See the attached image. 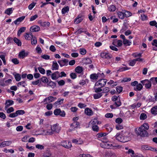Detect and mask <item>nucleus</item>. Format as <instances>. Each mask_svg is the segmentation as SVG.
Here are the masks:
<instances>
[{
	"label": "nucleus",
	"instance_id": "1",
	"mask_svg": "<svg viewBox=\"0 0 157 157\" xmlns=\"http://www.w3.org/2000/svg\"><path fill=\"white\" fill-rule=\"evenodd\" d=\"M132 135V133L129 132H126L122 134L117 133L113 138L121 142L125 143L130 140Z\"/></svg>",
	"mask_w": 157,
	"mask_h": 157
},
{
	"label": "nucleus",
	"instance_id": "2",
	"mask_svg": "<svg viewBox=\"0 0 157 157\" xmlns=\"http://www.w3.org/2000/svg\"><path fill=\"white\" fill-rule=\"evenodd\" d=\"M149 128V126L147 123H145L139 127L137 131L138 135L142 137L147 136L148 133L147 130Z\"/></svg>",
	"mask_w": 157,
	"mask_h": 157
},
{
	"label": "nucleus",
	"instance_id": "3",
	"mask_svg": "<svg viewBox=\"0 0 157 157\" xmlns=\"http://www.w3.org/2000/svg\"><path fill=\"white\" fill-rule=\"evenodd\" d=\"M107 82V80L106 79H100L96 83L95 85L102 87L105 85Z\"/></svg>",
	"mask_w": 157,
	"mask_h": 157
},
{
	"label": "nucleus",
	"instance_id": "4",
	"mask_svg": "<svg viewBox=\"0 0 157 157\" xmlns=\"http://www.w3.org/2000/svg\"><path fill=\"white\" fill-rule=\"evenodd\" d=\"M54 113L55 115H59L60 116L64 117L65 116L66 113L64 111H61L59 109H56L54 111Z\"/></svg>",
	"mask_w": 157,
	"mask_h": 157
},
{
	"label": "nucleus",
	"instance_id": "5",
	"mask_svg": "<svg viewBox=\"0 0 157 157\" xmlns=\"http://www.w3.org/2000/svg\"><path fill=\"white\" fill-rule=\"evenodd\" d=\"M56 99V98L52 96H49L44 99L43 102L44 104H47L48 103L52 102Z\"/></svg>",
	"mask_w": 157,
	"mask_h": 157
},
{
	"label": "nucleus",
	"instance_id": "6",
	"mask_svg": "<svg viewBox=\"0 0 157 157\" xmlns=\"http://www.w3.org/2000/svg\"><path fill=\"white\" fill-rule=\"evenodd\" d=\"M141 82L143 85H145V86L147 88H150L151 86V82L147 79L142 80L141 81Z\"/></svg>",
	"mask_w": 157,
	"mask_h": 157
},
{
	"label": "nucleus",
	"instance_id": "7",
	"mask_svg": "<svg viewBox=\"0 0 157 157\" xmlns=\"http://www.w3.org/2000/svg\"><path fill=\"white\" fill-rule=\"evenodd\" d=\"M101 74L99 73L97 74L94 73L90 75V78L92 80H96L98 78L101 77Z\"/></svg>",
	"mask_w": 157,
	"mask_h": 157
},
{
	"label": "nucleus",
	"instance_id": "8",
	"mask_svg": "<svg viewBox=\"0 0 157 157\" xmlns=\"http://www.w3.org/2000/svg\"><path fill=\"white\" fill-rule=\"evenodd\" d=\"M101 57L105 59H109L112 57V55L109 53H102L101 54Z\"/></svg>",
	"mask_w": 157,
	"mask_h": 157
},
{
	"label": "nucleus",
	"instance_id": "9",
	"mask_svg": "<svg viewBox=\"0 0 157 157\" xmlns=\"http://www.w3.org/2000/svg\"><path fill=\"white\" fill-rule=\"evenodd\" d=\"M58 62L60 65V66L62 67L64 66L67 65L68 60L67 59H64L58 60Z\"/></svg>",
	"mask_w": 157,
	"mask_h": 157
},
{
	"label": "nucleus",
	"instance_id": "10",
	"mask_svg": "<svg viewBox=\"0 0 157 157\" xmlns=\"http://www.w3.org/2000/svg\"><path fill=\"white\" fill-rule=\"evenodd\" d=\"M51 129L53 133L54 132L59 133L60 129V128L58 127L56 124H54L51 127Z\"/></svg>",
	"mask_w": 157,
	"mask_h": 157
},
{
	"label": "nucleus",
	"instance_id": "11",
	"mask_svg": "<svg viewBox=\"0 0 157 157\" xmlns=\"http://www.w3.org/2000/svg\"><path fill=\"white\" fill-rule=\"evenodd\" d=\"M28 55L27 52H25V50H22L20 52L18 55V56L19 58L23 59L25 57L27 56Z\"/></svg>",
	"mask_w": 157,
	"mask_h": 157
},
{
	"label": "nucleus",
	"instance_id": "12",
	"mask_svg": "<svg viewBox=\"0 0 157 157\" xmlns=\"http://www.w3.org/2000/svg\"><path fill=\"white\" fill-rule=\"evenodd\" d=\"M59 72L58 71H56L52 74L51 78L53 80H56L59 77Z\"/></svg>",
	"mask_w": 157,
	"mask_h": 157
},
{
	"label": "nucleus",
	"instance_id": "13",
	"mask_svg": "<svg viewBox=\"0 0 157 157\" xmlns=\"http://www.w3.org/2000/svg\"><path fill=\"white\" fill-rule=\"evenodd\" d=\"M40 30V27L37 25L32 26L30 28V31L32 32H38Z\"/></svg>",
	"mask_w": 157,
	"mask_h": 157
},
{
	"label": "nucleus",
	"instance_id": "14",
	"mask_svg": "<svg viewBox=\"0 0 157 157\" xmlns=\"http://www.w3.org/2000/svg\"><path fill=\"white\" fill-rule=\"evenodd\" d=\"M11 143V141H3L0 144V147H2L6 146H9L10 145Z\"/></svg>",
	"mask_w": 157,
	"mask_h": 157
},
{
	"label": "nucleus",
	"instance_id": "15",
	"mask_svg": "<svg viewBox=\"0 0 157 157\" xmlns=\"http://www.w3.org/2000/svg\"><path fill=\"white\" fill-rule=\"evenodd\" d=\"M59 65L56 61H53L52 62V69L53 70H58L59 69Z\"/></svg>",
	"mask_w": 157,
	"mask_h": 157
},
{
	"label": "nucleus",
	"instance_id": "16",
	"mask_svg": "<svg viewBox=\"0 0 157 157\" xmlns=\"http://www.w3.org/2000/svg\"><path fill=\"white\" fill-rule=\"evenodd\" d=\"M116 41L117 40H115L114 41H113L112 43V44L115 46H116L117 47H119L121 46L122 45V41L121 40H118L117 41V45H116Z\"/></svg>",
	"mask_w": 157,
	"mask_h": 157
},
{
	"label": "nucleus",
	"instance_id": "17",
	"mask_svg": "<svg viewBox=\"0 0 157 157\" xmlns=\"http://www.w3.org/2000/svg\"><path fill=\"white\" fill-rule=\"evenodd\" d=\"M33 36V35L31 33H25V35L24 36L25 39L26 40H30Z\"/></svg>",
	"mask_w": 157,
	"mask_h": 157
},
{
	"label": "nucleus",
	"instance_id": "18",
	"mask_svg": "<svg viewBox=\"0 0 157 157\" xmlns=\"http://www.w3.org/2000/svg\"><path fill=\"white\" fill-rule=\"evenodd\" d=\"M143 87L141 83H139L134 87V89L136 91H139L142 89Z\"/></svg>",
	"mask_w": 157,
	"mask_h": 157
},
{
	"label": "nucleus",
	"instance_id": "19",
	"mask_svg": "<svg viewBox=\"0 0 157 157\" xmlns=\"http://www.w3.org/2000/svg\"><path fill=\"white\" fill-rule=\"evenodd\" d=\"M128 154H131L130 155L131 157H137L138 156L135 155L134 151L132 149H129L128 151L126 152Z\"/></svg>",
	"mask_w": 157,
	"mask_h": 157
},
{
	"label": "nucleus",
	"instance_id": "20",
	"mask_svg": "<svg viewBox=\"0 0 157 157\" xmlns=\"http://www.w3.org/2000/svg\"><path fill=\"white\" fill-rule=\"evenodd\" d=\"M85 113L88 116H91L93 114V112L91 110L88 108H86L85 110Z\"/></svg>",
	"mask_w": 157,
	"mask_h": 157
},
{
	"label": "nucleus",
	"instance_id": "21",
	"mask_svg": "<svg viewBox=\"0 0 157 157\" xmlns=\"http://www.w3.org/2000/svg\"><path fill=\"white\" fill-rule=\"evenodd\" d=\"M102 95V93L101 92L94 94L93 97L94 99H96L100 98Z\"/></svg>",
	"mask_w": 157,
	"mask_h": 157
},
{
	"label": "nucleus",
	"instance_id": "22",
	"mask_svg": "<svg viewBox=\"0 0 157 157\" xmlns=\"http://www.w3.org/2000/svg\"><path fill=\"white\" fill-rule=\"evenodd\" d=\"M83 19V18L82 17H79L78 16L77 18L75 19L74 22L75 23L77 24H78L81 21H82Z\"/></svg>",
	"mask_w": 157,
	"mask_h": 157
},
{
	"label": "nucleus",
	"instance_id": "23",
	"mask_svg": "<svg viewBox=\"0 0 157 157\" xmlns=\"http://www.w3.org/2000/svg\"><path fill=\"white\" fill-rule=\"evenodd\" d=\"M117 14L118 15V17L121 19H124L125 16L124 13L121 12L119 11L117 13Z\"/></svg>",
	"mask_w": 157,
	"mask_h": 157
},
{
	"label": "nucleus",
	"instance_id": "24",
	"mask_svg": "<svg viewBox=\"0 0 157 157\" xmlns=\"http://www.w3.org/2000/svg\"><path fill=\"white\" fill-rule=\"evenodd\" d=\"M79 122L77 121H75L71 125V127L74 129V128L78 127V126H79Z\"/></svg>",
	"mask_w": 157,
	"mask_h": 157
},
{
	"label": "nucleus",
	"instance_id": "25",
	"mask_svg": "<svg viewBox=\"0 0 157 157\" xmlns=\"http://www.w3.org/2000/svg\"><path fill=\"white\" fill-rule=\"evenodd\" d=\"M14 103V101L11 100H7L6 101L5 105L7 106H9L13 105Z\"/></svg>",
	"mask_w": 157,
	"mask_h": 157
},
{
	"label": "nucleus",
	"instance_id": "26",
	"mask_svg": "<svg viewBox=\"0 0 157 157\" xmlns=\"http://www.w3.org/2000/svg\"><path fill=\"white\" fill-rule=\"evenodd\" d=\"M13 40L15 43L19 46H21V41L18 39L16 37H14L13 39Z\"/></svg>",
	"mask_w": 157,
	"mask_h": 157
},
{
	"label": "nucleus",
	"instance_id": "27",
	"mask_svg": "<svg viewBox=\"0 0 157 157\" xmlns=\"http://www.w3.org/2000/svg\"><path fill=\"white\" fill-rule=\"evenodd\" d=\"M91 122H92L91 124L92 125H97L101 123L100 122L98 121L97 118H94L92 120Z\"/></svg>",
	"mask_w": 157,
	"mask_h": 157
},
{
	"label": "nucleus",
	"instance_id": "28",
	"mask_svg": "<svg viewBox=\"0 0 157 157\" xmlns=\"http://www.w3.org/2000/svg\"><path fill=\"white\" fill-rule=\"evenodd\" d=\"M151 113L154 115L157 114V105L152 108L151 110Z\"/></svg>",
	"mask_w": 157,
	"mask_h": 157
},
{
	"label": "nucleus",
	"instance_id": "29",
	"mask_svg": "<svg viewBox=\"0 0 157 157\" xmlns=\"http://www.w3.org/2000/svg\"><path fill=\"white\" fill-rule=\"evenodd\" d=\"M75 71L77 73H81L83 71L82 68L79 66H77L75 69Z\"/></svg>",
	"mask_w": 157,
	"mask_h": 157
},
{
	"label": "nucleus",
	"instance_id": "30",
	"mask_svg": "<svg viewBox=\"0 0 157 157\" xmlns=\"http://www.w3.org/2000/svg\"><path fill=\"white\" fill-rule=\"evenodd\" d=\"M121 105V101L120 99L117 101H114L113 105H115L116 107H118L120 106Z\"/></svg>",
	"mask_w": 157,
	"mask_h": 157
},
{
	"label": "nucleus",
	"instance_id": "31",
	"mask_svg": "<svg viewBox=\"0 0 157 157\" xmlns=\"http://www.w3.org/2000/svg\"><path fill=\"white\" fill-rule=\"evenodd\" d=\"M69 11L68 6H67L63 8L62 10V13L63 14H64L68 12Z\"/></svg>",
	"mask_w": 157,
	"mask_h": 157
},
{
	"label": "nucleus",
	"instance_id": "32",
	"mask_svg": "<svg viewBox=\"0 0 157 157\" xmlns=\"http://www.w3.org/2000/svg\"><path fill=\"white\" fill-rule=\"evenodd\" d=\"M63 100L64 99L63 98L61 99H58V101L54 103V105L56 106L58 105H60L63 103Z\"/></svg>",
	"mask_w": 157,
	"mask_h": 157
},
{
	"label": "nucleus",
	"instance_id": "33",
	"mask_svg": "<svg viewBox=\"0 0 157 157\" xmlns=\"http://www.w3.org/2000/svg\"><path fill=\"white\" fill-rule=\"evenodd\" d=\"M13 13L12 8H9L7 9L5 11V13L8 15H10Z\"/></svg>",
	"mask_w": 157,
	"mask_h": 157
},
{
	"label": "nucleus",
	"instance_id": "34",
	"mask_svg": "<svg viewBox=\"0 0 157 157\" xmlns=\"http://www.w3.org/2000/svg\"><path fill=\"white\" fill-rule=\"evenodd\" d=\"M17 116L19 115H22L25 113V112L24 110H19L16 111Z\"/></svg>",
	"mask_w": 157,
	"mask_h": 157
},
{
	"label": "nucleus",
	"instance_id": "35",
	"mask_svg": "<svg viewBox=\"0 0 157 157\" xmlns=\"http://www.w3.org/2000/svg\"><path fill=\"white\" fill-rule=\"evenodd\" d=\"M123 43L124 44L127 45H130L131 44V42L126 39H124L123 40Z\"/></svg>",
	"mask_w": 157,
	"mask_h": 157
},
{
	"label": "nucleus",
	"instance_id": "36",
	"mask_svg": "<svg viewBox=\"0 0 157 157\" xmlns=\"http://www.w3.org/2000/svg\"><path fill=\"white\" fill-rule=\"evenodd\" d=\"M151 147L147 145H144L141 147V149L143 150H150Z\"/></svg>",
	"mask_w": 157,
	"mask_h": 157
},
{
	"label": "nucleus",
	"instance_id": "37",
	"mask_svg": "<svg viewBox=\"0 0 157 157\" xmlns=\"http://www.w3.org/2000/svg\"><path fill=\"white\" fill-rule=\"evenodd\" d=\"M14 75V77L16 80L18 81L21 80V77L20 75L18 74H13Z\"/></svg>",
	"mask_w": 157,
	"mask_h": 157
},
{
	"label": "nucleus",
	"instance_id": "38",
	"mask_svg": "<svg viewBox=\"0 0 157 157\" xmlns=\"http://www.w3.org/2000/svg\"><path fill=\"white\" fill-rule=\"evenodd\" d=\"M116 7L114 5H111L108 8V10L111 12H113L116 10Z\"/></svg>",
	"mask_w": 157,
	"mask_h": 157
},
{
	"label": "nucleus",
	"instance_id": "39",
	"mask_svg": "<svg viewBox=\"0 0 157 157\" xmlns=\"http://www.w3.org/2000/svg\"><path fill=\"white\" fill-rule=\"evenodd\" d=\"M27 84H26L25 81H22L19 82L17 84V86L19 87L20 86H21L23 87H25V86Z\"/></svg>",
	"mask_w": 157,
	"mask_h": 157
},
{
	"label": "nucleus",
	"instance_id": "40",
	"mask_svg": "<svg viewBox=\"0 0 157 157\" xmlns=\"http://www.w3.org/2000/svg\"><path fill=\"white\" fill-rule=\"evenodd\" d=\"M31 43L32 44H36L37 43V40L35 37L33 36L32 37Z\"/></svg>",
	"mask_w": 157,
	"mask_h": 157
},
{
	"label": "nucleus",
	"instance_id": "41",
	"mask_svg": "<svg viewBox=\"0 0 157 157\" xmlns=\"http://www.w3.org/2000/svg\"><path fill=\"white\" fill-rule=\"evenodd\" d=\"M38 69L40 73L42 74H44L45 73V70L41 67H39L38 68Z\"/></svg>",
	"mask_w": 157,
	"mask_h": 157
},
{
	"label": "nucleus",
	"instance_id": "42",
	"mask_svg": "<svg viewBox=\"0 0 157 157\" xmlns=\"http://www.w3.org/2000/svg\"><path fill=\"white\" fill-rule=\"evenodd\" d=\"M149 24L151 26H155L157 28V22L155 21H151Z\"/></svg>",
	"mask_w": 157,
	"mask_h": 157
},
{
	"label": "nucleus",
	"instance_id": "43",
	"mask_svg": "<svg viewBox=\"0 0 157 157\" xmlns=\"http://www.w3.org/2000/svg\"><path fill=\"white\" fill-rule=\"evenodd\" d=\"M92 128L94 131L98 132L99 131V128L97 125H93Z\"/></svg>",
	"mask_w": 157,
	"mask_h": 157
},
{
	"label": "nucleus",
	"instance_id": "44",
	"mask_svg": "<svg viewBox=\"0 0 157 157\" xmlns=\"http://www.w3.org/2000/svg\"><path fill=\"white\" fill-rule=\"evenodd\" d=\"M147 118L146 115L144 113H141L140 116V119L141 120H144Z\"/></svg>",
	"mask_w": 157,
	"mask_h": 157
},
{
	"label": "nucleus",
	"instance_id": "45",
	"mask_svg": "<svg viewBox=\"0 0 157 157\" xmlns=\"http://www.w3.org/2000/svg\"><path fill=\"white\" fill-rule=\"evenodd\" d=\"M122 87L120 86H117L116 87V89L117 92L120 93L122 91Z\"/></svg>",
	"mask_w": 157,
	"mask_h": 157
},
{
	"label": "nucleus",
	"instance_id": "46",
	"mask_svg": "<svg viewBox=\"0 0 157 157\" xmlns=\"http://www.w3.org/2000/svg\"><path fill=\"white\" fill-rule=\"evenodd\" d=\"M42 81L44 83H48V79L46 77H43L41 78Z\"/></svg>",
	"mask_w": 157,
	"mask_h": 157
},
{
	"label": "nucleus",
	"instance_id": "47",
	"mask_svg": "<svg viewBox=\"0 0 157 157\" xmlns=\"http://www.w3.org/2000/svg\"><path fill=\"white\" fill-rule=\"evenodd\" d=\"M106 135V133H99L97 135V137L98 138H100L103 136H105Z\"/></svg>",
	"mask_w": 157,
	"mask_h": 157
},
{
	"label": "nucleus",
	"instance_id": "48",
	"mask_svg": "<svg viewBox=\"0 0 157 157\" xmlns=\"http://www.w3.org/2000/svg\"><path fill=\"white\" fill-rule=\"evenodd\" d=\"M79 52L81 55H84L86 53V50L83 48H80L79 49Z\"/></svg>",
	"mask_w": 157,
	"mask_h": 157
},
{
	"label": "nucleus",
	"instance_id": "49",
	"mask_svg": "<svg viewBox=\"0 0 157 157\" xmlns=\"http://www.w3.org/2000/svg\"><path fill=\"white\" fill-rule=\"evenodd\" d=\"M136 63L135 59L131 60L130 61L129 65L131 66H133Z\"/></svg>",
	"mask_w": 157,
	"mask_h": 157
},
{
	"label": "nucleus",
	"instance_id": "50",
	"mask_svg": "<svg viewBox=\"0 0 157 157\" xmlns=\"http://www.w3.org/2000/svg\"><path fill=\"white\" fill-rule=\"evenodd\" d=\"M36 3L35 2H33L30 4L28 8L30 10H32L36 5Z\"/></svg>",
	"mask_w": 157,
	"mask_h": 157
},
{
	"label": "nucleus",
	"instance_id": "51",
	"mask_svg": "<svg viewBox=\"0 0 157 157\" xmlns=\"http://www.w3.org/2000/svg\"><path fill=\"white\" fill-rule=\"evenodd\" d=\"M48 85L53 88L54 87L56 86V83L52 81H50L48 84Z\"/></svg>",
	"mask_w": 157,
	"mask_h": 157
},
{
	"label": "nucleus",
	"instance_id": "52",
	"mask_svg": "<svg viewBox=\"0 0 157 157\" xmlns=\"http://www.w3.org/2000/svg\"><path fill=\"white\" fill-rule=\"evenodd\" d=\"M38 17V15L37 14H35L33 16H32L31 17L30 19V21H32L35 20L36 18H37Z\"/></svg>",
	"mask_w": 157,
	"mask_h": 157
},
{
	"label": "nucleus",
	"instance_id": "53",
	"mask_svg": "<svg viewBox=\"0 0 157 157\" xmlns=\"http://www.w3.org/2000/svg\"><path fill=\"white\" fill-rule=\"evenodd\" d=\"M119 99H120V98L119 96L117 97L116 96H114L112 97V101H117V100H119Z\"/></svg>",
	"mask_w": 157,
	"mask_h": 157
},
{
	"label": "nucleus",
	"instance_id": "54",
	"mask_svg": "<svg viewBox=\"0 0 157 157\" xmlns=\"http://www.w3.org/2000/svg\"><path fill=\"white\" fill-rule=\"evenodd\" d=\"M36 148L40 150L43 149H44V146L43 145L39 144L36 145Z\"/></svg>",
	"mask_w": 157,
	"mask_h": 157
},
{
	"label": "nucleus",
	"instance_id": "55",
	"mask_svg": "<svg viewBox=\"0 0 157 157\" xmlns=\"http://www.w3.org/2000/svg\"><path fill=\"white\" fill-rule=\"evenodd\" d=\"M11 61L15 64H17L19 63V61L17 58L13 59Z\"/></svg>",
	"mask_w": 157,
	"mask_h": 157
},
{
	"label": "nucleus",
	"instance_id": "56",
	"mask_svg": "<svg viewBox=\"0 0 157 157\" xmlns=\"http://www.w3.org/2000/svg\"><path fill=\"white\" fill-rule=\"evenodd\" d=\"M147 17L144 14H141V19L143 21H144L147 19Z\"/></svg>",
	"mask_w": 157,
	"mask_h": 157
},
{
	"label": "nucleus",
	"instance_id": "57",
	"mask_svg": "<svg viewBox=\"0 0 157 157\" xmlns=\"http://www.w3.org/2000/svg\"><path fill=\"white\" fill-rule=\"evenodd\" d=\"M26 28L25 27H21L19 30V33L21 34V33L24 32L26 30Z\"/></svg>",
	"mask_w": 157,
	"mask_h": 157
},
{
	"label": "nucleus",
	"instance_id": "58",
	"mask_svg": "<svg viewBox=\"0 0 157 157\" xmlns=\"http://www.w3.org/2000/svg\"><path fill=\"white\" fill-rule=\"evenodd\" d=\"M124 13L125 16L126 17L130 16L132 15V13L129 11H126Z\"/></svg>",
	"mask_w": 157,
	"mask_h": 157
},
{
	"label": "nucleus",
	"instance_id": "59",
	"mask_svg": "<svg viewBox=\"0 0 157 157\" xmlns=\"http://www.w3.org/2000/svg\"><path fill=\"white\" fill-rule=\"evenodd\" d=\"M0 58L2 60L3 63L5 65L6 64V62L5 59V56L4 55L0 56Z\"/></svg>",
	"mask_w": 157,
	"mask_h": 157
},
{
	"label": "nucleus",
	"instance_id": "60",
	"mask_svg": "<svg viewBox=\"0 0 157 157\" xmlns=\"http://www.w3.org/2000/svg\"><path fill=\"white\" fill-rule=\"evenodd\" d=\"M79 157H93L91 156L90 154H80L79 155Z\"/></svg>",
	"mask_w": 157,
	"mask_h": 157
},
{
	"label": "nucleus",
	"instance_id": "61",
	"mask_svg": "<svg viewBox=\"0 0 157 157\" xmlns=\"http://www.w3.org/2000/svg\"><path fill=\"white\" fill-rule=\"evenodd\" d=\"M115 121L116 123L120 124L123 121L121 118H118L116 119Z\"/></svg>",
	"mask_w": 157,
	"mask_h": 157
},
{
	"label": "nucleus",
	"instance_id": "62",
	"mask_svg": "<svg viewBox=\"0 0 157 157\" xmlns=\"http://www.w3.org/2000/svg\"><path fill=\"white\" fill-rule=\"evenodd\" d=\"M91 63V60L90 58H88L86 59L85 63L86 64Z\"/></svg>",
	"mask_w": 157,
	"mask_h": 157
},
{
	"label": "nucleus",
	"instance_id": "63",
	"mask_svg": "<svg viewBox=\"0 0 157 157\" xmlns=\"http://www.w3.org/2000/svg\"><path fill=\"white\" fill-rule=\"evenodd\" d=\"M131 80V79L130 78H124L122 80V82H129Z\"/></svg>",
	"mask_w": 157,
	"mask_h": 157
},
{
	"label": "nucleus",
	"instance_id": "64",
	"mask_svg": "<svg viewBox=\"0 0 157 157\" xmlns=\"http://www.w3.org/2000/svg\"><path fill=\"white\" fill-rule=\"evenodd\" d=\"M49 49L52 52H55L56 51V48L53 45H52L50 46Z\"/></svg>",
	"mask_w": 157,
	"mask_h": 157
}]
</instances>
